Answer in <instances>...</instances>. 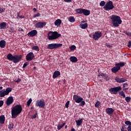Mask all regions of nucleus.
<instances>
[{
    "instance_id": "7ed1b4c3",
    "label": "nucleus",
    "mask_w": 131,
    "mask_h": 131,
    "mask_svg": "<svg viewBox=\"0 0 131 131\" xmlns=\"http://www.w3.org/2000/svg\"><path fill=\"white\" fill-rule=\"evenodd\" d=\"M21 56H18L15 55L13 56L11 53H9L7 55V58L10 61H13L14 63H16L19 62L20 60L21 59Z\"/></svg>"
},
{
    "instance_id": "a18cd8bd",
    "label": "nucleus",
    "mask_w": 131,
    "mask_h": 131,
    "mask_svg": "<svg viewBox=\"0 0 131 131\" xmlns=\"http://www.w3.org/2000/svg\"><path fill=\"white\" fill-rule=\"evenodd\" d=\"M17 16L19 18L23 19L24 18V17L22 15H20L19 13H17Z\"/></svg>"
},
{
    "instance_id": "680f3d73",
    "label": "nucleus",
    "mask_w": 131,
    "mask_h": 131,
    "mask_svg": "<svg viewBox=\"0 0 131 131\" xmlns=\"http://www.w3.org/2000/svg\"><path fill=\"white\" fill-rule=\"evenodd\" d=\"M71 131H75V129H74V128H72Z\"/></svg>"
},
{
    "instance_id": "e433bc0d",
    "label": "nucleus",
    "mask_w": 131,
    "mask_h": 131,
    "mask_svg": "<svg viewBox=\"0 0 131 131\" xmlns=\"http://www.w3.org/2000/svg\"><path fill=\"white\" fill-rule=\"evenodd\" d=\"M124 33H125L126 35H127V36L130 37L131 36V32H127L126 31H125Z\"/></svg>"
},
{
    "instance_id": "49530a36",
    "label": "nucleus",
    "mask_w": 131,
    "mask_h": 131,
    "mask_svg": "<svg viewBox=\"0 0 131 131\" xmlns=\"http://www.w3.org/2000/svg\"><path fill=\"white\" fill-rule=\"evenodd\" d=\"M20 81H21L20 78H18L17 80H14V82H15L16 83H18L20 82Z\"/></svg>"
},
{
    "instance_id": "c03bdc74",
    "label": "nucleus",
    "mask_w": 131,
    "mask_h": 131,
    "mask_svg": "<svg viewBox=\"0 0 131 131\" xmlns=\"http://www.w3.org/2000/svg\"><path fill=\"white\" fill-rule=\"evenodd\" d=\"M102 76V77H105L106 75L104 73H100L98 75V77Z\"/></svg>"
},
{
    "instance_id": "dca6fc26",
    "label": "nucleus",
    "mask_w": 131,
    "mask_h": 131,
    "mask_svg": "<svg viewBox=\"0 0 131 131\" xmlns=\"http://www.w3.org/2000/svg\"><path fill=\"white\" fill-rule=\"evenodd\" d=\"M106 112L108 115L112 116L114 112V110H113V108L108 107V108H106Z\"/></svg>"
},
{
    "instance_id": "72a5a7b5",
    "label": "nucleus",
    "mask_w": 131,
    "mask_h": 131,
    "mask_svg": "<svg viewBox=\"0 0 131 131\" xmlns=\"http://www.w3.org/2000/svg\"><path fill=\"white\" fill-rule=\"evenodd\" d=\"M13 124H9L8 125V128L11 130L13 128Z\"/></svg>"
},
{
    "instance_id": "39448f33",
    "label": "nucleus",
    "mask_w": 131,
    "mask_h": 131,
    "mask_svg": "<svg viewBox=\"0 0 131 131\" xmlns=\"http://www.w3.org/2000/svg\"><path fill=\"white\" fill-rule=\"evenodd\" d=\"M115 8L113 5V2L110 1L108 2H107L105 5L104 6V9L106 11H109L113 10Z\"/></svg>"
},
{
    "instance_id": "6e6d98bb",
    "label": "nucleus",
    "mask_w": 131,
    "mask_h": 131,
    "mask_svg": "<svg viewBox=\"0 0 131 131\" xmlns=\"http://www.w3.org/2000/svg\"><path fill=\"white\" fill-rule=\"evenodd\" d=\"M130 47H131V41H129L128 45V47L130 48Z\"/></svg>"
},
{
    "instance_id": "7c9ffc66",
    "label": "nucleus",
    "mask_w": 131,
    "mask_h": 131,
    "mask_svg": "<svg viewBox=\"0 0 131 131\" xmlns=\"http://www.w3.org/2000/svg\"><path fill=\"white\" fill-rule=\"evenodd\" d=\"M69 21L70 23H74L75 21V19L74 18V17L73 16H71L70 17V18H69Z\"/></svg>"
},
{
    "instance_id": "13d9d810",
    "label": "nucleus",
    "mask_w": 131,
    "mask_h": 131,
    "mask_svg": "<svg viewBox=\"0 0 131 131\" xmlns=\"http://www.w3.org/2000/svg\"><path fill=\"white\" fill-rule=\"evenodd\" d=\"M105 46L108 47V48H111L112 46H111L110 45L108 44V43H106Z\"/></svg>"
},
{
    "instance_id": "f8f14e48",
    "label": "nucleus",
    "mask_w": 131,
    "mask_h": 131,
    "mask_svg": "<svg viewBox=\"0 0 131 131\" xmlns=\"http://www.w3.org/2000/svg\"><path fill=\"white\" fill-rule=\"evenodd\" d=\"M46 25V22H38L35 25L36 28L41 29L43 28Z\"/></svg>"
},
{
    "instance_id": "cd10ccee",
    "label": "nucleus",
    "mask_w": 131,
    "mask_h": 131,
    "mask_svg": "<svg viewBox=\"0 0 131 131\" xmlns=\"http://www.w3.org/2000/svg\"><path fill=\"white\" fill-rule=\"evenodd\" d=\"M83 11V9H82V8H79L75 10V12H76L78 14H82Z\"/></svg>"
},
{
    "instance_id": "f257e3e1",
    "label": "nucleus",
    "mask_w": 131,
    "mask_h": 131,
    "mask_svg": "<svg viewBox=\"0 0 131 131\" xmlns=\"http://www.w3.org/2000/svg\"><path fill=\"white\" fill-rule=\"evenodd\" d=\"M22 111V107L20 104L16 105L11 108V116L12 118H16Z\"/></svg>"
},
{
    "instance_id": "20e7f679",
    "label": "nucleus",
    "mask_w": 131,
    "mask_h": 131,
    "mask_svg": "<svg viewBox=\"0 0 131 131\" xmlns=\"http://www.w3.org/2000/svg\"><path fill=\"white\" fill-rule=\"evenodd\" d=\"M61 36L60 34L58 33L57 32L54 31L49 32L48 34V38L50 40H55L58 38H59Z\"/></svg>"
},
{
    "instance_id": "a878e982",
    "label": "nucleus",
    "mask_w": 131,
    "mask_h": 131,
    "mask_svg": "<svg viewBox=\"0 0 131 131\" xmlns=\"http://www.w3.org/2000/svg\"><path fill=\"white\" fill-rule=\"evenodd\" d=\"M83 121V119H79V120H76L75 121L76 123V125L77 126H80Z\"/></svg>"
},
{
    "instance_id": "4c0bfd02",
    "label": "nucleus",
    "mask_w": 131,
    "mask_h": 131,
    "mask_svg": "<svg viewBox=\"0 0 131 131\" xmlns=\"http://www.w3.org/2000/svg\"><path fill=\"white\" fill-rule=\"evenodd\" d=\"M119 94L121 96H123L124 98L125 97V95L124 92L123 91L120 92Z\"/></svg>"
},
{
    "instance_id": "0eeeda50",
    "label": "nucleus",
    "mask_w": 131,
    "mask_h": 131,
    "mask_svg": "<svg viewBox=\"0 0 131 131\" xmlns=\"http://www.w3.org/2000/svg\"><path fill=\"white\" fill-rule=\"evenodd\" d=\"M12 91L11 88H7L5 90H2L0 91V97H4L5 96L8 95L10 92Z\"/></svg>"
},
{
    "instance_id": "0e129e2a",
    "label": "nucleus",
    "mask_w": 131,
    "mask_h": 131,
    "mask_svg": "<svg viewBox=\"0 0 131 131\" xmlns=\"http://www.w3.org/2000/svg\"><path fill=\"white\" fill-rule=\"evenodd\" d=\"M128 90V88H127L124 89V91H127Z\"/></svg>"
},
{
    "instance_id": "37998d69",
    "label": "nucleus",
    "mask_w": 131,
    "mask_h": 131,
    "mask_svg": "<svg viewBox=\"0 0 131 131\" xmlns=\"http://www.w3.org/2000/svg\"><path fill=\"white\" fill-rule=\"evenodd\" d=\"M100 104V102L97 101L95 104V107H97V108H98L99 107Z\"/></svg>"
},
{
    "instance_id": "864d4df0",
    "label": "nucleus",
    "mask_w": 131,
    "mask_h": 131,
    "mask_svg": "<svg viewBox=\"0 0 131 131\" xmlns=\"http://www.w3.org/2000/svg\"><path fill=\"white\" fill-rule=\"evenodd\" d=\"M127 130L128 131H131V125L128 126Z\"/></svg>"
},
{
    "instance_id": "6e6552de",
    "label": "nucleus",
    "mask_w": 131,
    "mask_h": 131,
    "mask_svg": "<svg viewBox=\"0 0 131 131\" xmlns=\"http://www.w3.org/2000/svg\"><path fill=\"white\" fill-rule=\"evenodd\" d=\"M122 89L121 86H116L115 88H112L110 89V92L113 94H117V93L121 91Z\"/></svg>"
},
{
    "instance_id": "412c9836",
    "label": "nucleus",
    "mask_w": 131,
    "mask_h": 131,
    "mask_svg": "<svg viewBox=\"0 0 131 131\" xmlns=\"http://www.w3.org/2000/svg\"><path fill=\"white\" fill-rule=\"evenodd\" d=\"M70 60L73 63H75L78 61L77 58L75 56H71L70 58Z\"/></svg>"
},
{
    "instance_id": "58836bf2",
    "label": "nucleus",
    "mask_w": 131,
    "mask_h": 131,
    "mask_svg": "<svg viewBox=\"0 0 131 131\" xmlns=\"http://www.w3.org/2000/svg\"><path fill=\"white\" fill-rule=\"evenodd\" d=\"M85 104V101L84 100H81V101L80 102V104H79V105L80 106H84Z\"/></svg>"
},
{
    "instance_id": "c85d7f7f",
    "label": "nucleus",
    "mask_w": 131,
    "mask_h": 131,
    "mask_svg": "<svg viewBox=\"0 0 131 131\" xmlns=\"http://www.w3.org/2000/svg\"><path fill=\"white\" fill-rule=\"evenodd\" d=\"M6 27V23L5 22H2L0 24V29H4Z\"/></svg>"
},
{
    "instance_id": "5fc2aeb1",
    "label": "nucleus",
    "mask_w": 131,
    "mask_h": 131,
    "mask_svg": "<svg viewBox=\"0 0 131 131\" xmlns=\"http://www.w3.org/2000/svg\"><path fill=\"white\" fill-rule=\"evenodd\" d=\"M121 131H127V130H125V128H124V126H122Z\"/></svg>"
},
{
    "instance_id": "aec40b11",
    "label": "nucleus",
    "mask_w": 131,
    "mask_h": 131,
    "mask_svg": "<svg viewBox=\"0 0 131 131\" xmlns=\"http://www.w3.org/2000/svg\"><path fill=\"white\" fill-rule=\"evenodd\" d=\"M61 24V20L60 19H58L55 20L54 25L55 26L59 27Z\"/></svg>"
},
{
    "instance_id": "9b49d317",
    "label": "nucleus",
    "mask_w": 131,
    "mask_h": 131,
    "mask_svg": "<svg viewBox=\"0 0 131 131\" xmlns=\"http://www.w3.org/2000/svg\"><path fill=\"white\" fill-rule=\"evenodd\" d=\"M73 99L76 103H79L83 100V98L81 97H79V96L77 95H74Z\"/></svg>"
},
{
    "instance_id": "4be33fe9",
    "label": "nucleus",
    "mask_w": 131,
    "mask_h": 131,
    "mask_svg": "<svg viewBox=\"0 0 131 131\" xmlns=\"http://www.w3.org/2000/svg\"><path fill=\"white\" fill-rule=\"evenodd\" d=\"M6 46V41L4 40L0 41V47L2 49L4 48Z\"/></svg>"
},
{
    "instance_id": "bb28decb",
    "label": "nucleus",
    "mask_w": 131,
    "mask_h": 131,
    "mask_svg": "<svg viewBox=\"0 0 131 131\" xmlns=\"http://www.w3.org/2000/svg\"><path fill=\"white\" fill-rule=\"evenodd\" d=\"M88 24L86 23L85 24H81L80 25V27L82 29H85L86 28H88Z\"/></svg>"
},
{
    "instance_id": "e2e57ef3",
    "label": "nucleus",
    "mask_w": 131,
    "mask_h": 131,
    "mask_svg": "<svg viewBox=\"0 0 131 131\" xmlns=\"http://www.w3.org/2000/svg\"><path fill=\"white\" fill-rule=\"evenodd\" d=\"M33 10H34V12H36L37 10L35 8H34Z\"/></svg>"
},
{
    "instance_id": "3c124183",
    "label": "nucleus",
    "mask_w": 131,
    "mask_h": 131,
    "mask_svg": "<svg viewBox=\"0 0 131 131\" xmlns=\"http://www.w3.org/2000/svg\"><path fill=\"white\" fill-rule=\"evenodd\" d=\"M4 104L3 100H0V107H2Z\"/></svg>"
},
{
    "instance_id": "c756f323",
    "label": "nucleus",
    "mask_w": 131,
    "mask_h": 131,
    "mask_svg": "<svg viewBox=\"0 0 131 131\" xmlns=\"http://www.w3.org/2000/svg\"><path fill=\"white\" fill-rule=\"evenodd\" d=\"M65 125V123H63V124H62V125H60V124H58V126H57V129L58 130H59L60 129H61Z\"/></svg>"
},
{
    "instance_id": "c9c22d12",
    "label": "nucleus",
    "mask_w": 131,
    "mask_h": 131,
    "mask_svg": "<svg viewBox=\"0 0 131 131\" xmlns=\"http://www.w3.org/2000/svg\"><path fill=\"white\" fill-rule=\"evenodd\" d=\"M32 100L31 98H30L28 100V101H27V105H28V106H30L31 103L32 102Z\"/></svg>"
},
{
    "instance_id": "2eb2a0df",
    "label": "nucleus",
    "mask_w": 131,
    "mask_h": 131,
    "mask_svg": "<svg viewBox=\"0 0 131 131\" xmlns=\"http://www.w3.org/2000/svg\"><path fill=\"white\" fill-rule=\"evenodd\" d=\"M37 34V31L36 30H33L28 33V36L29 37L35 36Z\"/></svg>"
},
{
    "instance_id": "1a4fd4ad",
    "label": "nucleus",
    "mask_w": 131,
    "mask_h": 131,
    "mask_svg": "<svg viewBox=\"0 0 131 131\" xmlns=\"http://www.w3.org/2000/svg\"><path fill=\"white\" fill-rule=\"evenodd\" d=\"M46 102L44 100H37L36 101V106H38L41 108H43L45 106Z\"/></svg>"
},
{
    "instance_id": "79ce46f5",
    "label": "nucleus",
    "mask_w": 131,
    "mask_h": 131,
    "mask_svg": "<svg viewBox=\"0 0 131 131\" xmlns=\"http://www.w3.org/2000/svg\"><path fill=\"white\" fill-rule=\"evenodd\" d=\"M125 124L127 125H131V122L130 121H126Z\"/></svg>"
},
{
    "instance_id": "de8ad7c7",
    "label": "nucleus",
    "mask_w": 131,
    "mask_h": 131,
    "mask_svg": "<svg viewBox=\"0 0 131 131\" xmlns=\"http://www.w3.org/2000/svg\"><path fill=\"white\" fill-rule=\"evenodd\" d=\"M69 103H70V101H68L66 103L65 106H66V108H68V107H69Z\"/></svg>"
},
{
    "instance_id": "052dcab7",
    "label": "nucleus",
    "mask_w": 131,
    "mask_h": 131,
    "mask_svg": "<svg viewBox=\"0 0 131 131\" xmlns=\"http://www.w3.org/2000/svg\"><path fill=\"white\" fill-rule=\"evenodd\" d=\"M105 80H106V81H108L110 80V78L108 76H106L105 78Z\"/></svg>"
},
{
    "instance_id": "ddd939ff",
    "label": "nucleus",
    "mask_w": 131,
    "mask_h": 131,
    "mask_svg": "<svg viewBox=\"0 0 131 131\" xmlns=\"http://www.w3.org/2000/svg\"><path fill=\"white\" fill-rule=\"evenodd\" d=\"M34 57V54L33 52L29 53L26 56V60L27 61H31Z\"/></svg>"
},
{
    "instance_id": "473e14b6",
    "label": "nucleus",
    "mask_w": 131,
    "mask_h": 131,
    "mask_svg": "<svg viewBox=\"0 0 131 131\" xmlns=\"http://www.w3.org/2000/svg\"><path fill=\"white\" fill-rule=\"evenodd\" d=\"M125 100L127 103H129L131 100V97L129 96H127L125 97Z\"/></svg>"
},
{
    "instance_id": "5701e85b",
    "label": "nucleus",
    "mask_w": 131,
    "mask_h": 131,
    "mask_svg": "<svg viewBox=\"0 0 131 131\" xmlns=\"http://www.w3.org/2000/svg\"><path fill=\"white\" fill-rule=\"evenodd\" d=\"M82 14L85 16H89L90 14V11L87 9H83Z\"/></svg>"
},
{
    "instance_id": "774afa93",
    "label": "nucleus",
    "mask_w": 131,
    "mask_h": 131,
    "mask_svg": "<svg viewBox=\"0 0 131 131\" xmlns=\"http://www.w3.org/2000/svg\"><path fill=\"white\" fill-rule=\"evenodd\" d=\"M10 32L12 33L13 31H12V30L11 29V31H10Z\"/></svg>"
},
{
    "instance_id": "69168bd1",
    "label": "nucleus",
    "mask_w": 131,
    "mask_h": 131,
    "mask_svg": "<svg viewBox=\"0 0 131 131\" xmlns=\"http://www.w3.org/2000/svg\"><path fill=\"white\" fill-rule=\"evenodd\" d=\"M36 118V115H34V116L33 117V118Z\"/></svg>"
},
{
    "instance_id": "9d476101",
    "label": "nucleus",
    "mask_w": 131,
    "mask_h": 131,
    "mask_svg": "<svg viewBox=\"0 0 131 131\" xmlns=\"http://www.w3.org/2000/svg\"><path fill=\"white\" fill-rule=\"evenodd\" d=\"M102 32L100 31H96L95 34L93 35V38L95 40L97 41L100 37H102Z\"/></svg>"
},
{
    "instance_id": "423d86ee",
    "label": "nucleus",
    "mask_w": 131,
    "mask_h": 131,
    "mask_svg": "<svg viewBox=\"0 0 131 131\" xmlns=\"http://www.w3.org/2000/svg\"><path fill=\"white\" fill-rule=\"evenodd\" d=\"M62 46V43H52L49 44L48 46V49L49 50H54L57 49L58 48H61Z\"/></svg>"
},
{
    "instance_id": "393cba45",
    "label": "nucleus",
    "mask_w": 131,
    "mask_h": 131,
    "mask_svg": "<svg viewBox=\"0 0 131 131\" xmlns=\"http://www.w3.org/2000/svg\"><path fill=\"white\" fill-rule=\"evenodd\" d=\"M125 64V62H120L119 63H116L115 66H118V67L121 68V67H124Z\"/></svg>"
},
{
    "instance_id": "4d7b16f0",
    "label": "nucleus",
    "mask_w": 131,
    "mask_h": 131,
    "mask_svg": "<svg viewBox=\"0 0 131 131\" xmlns=\"http://www.w3.org/2000/svg\"><path fill=\"white\" fill-rule=\"evenodd\" d=\"M128 86V84L127 83H123V88H125Z\"/></svg>"
},
{
    "instance_id": "bf43d9fd",
    "label": "nucleus",
    "mask_w": 131,
    "mask_h": 131,
    "mask_svg": "<svg viewBox=\"0 0 131 131\" xmlns=\"http://www.w3.org/2000/svg\"><path fill=\"white\" fill-rule=\"evenodd\" d=\"M24 32V30H23V29H22V28H19V29H18V32Z\"/></svg>"
},
{
    "instance_id": "b1692460",
    "label": "nucleus",
    "mask_w": 131,
    "mask_h": 131,
    "mask_svg": "<svg viewBox=\"0 0 131 131\" xmlns=\"http://www.w3.org/2000/svg\"><path fill=\"white\" fill-rule=\"evenodd\" d=\"M5 120V118L4 115L0 116V124H4Z\"/></svg>"
},
{
    "instance_id": "6ab92c4d",
    "label": "nucleus",
    "mask_w": 131,
    "mask_h": 131,
    "mask_svg": "<svg viewBox=\"0 0 131 131\" xmlns=\"http://www.w3.org/2000/svg\"><path fill=\"white\" fill-rule=\"evenodd\" d=\"M60 75V73L58 71H56L54 72L53 75V79H55L57 78Z\"/></svg>"
},
{
    "instance_id": "603ef678",
    "label": "nucleus",
    "mask_w": 131,
    "mask_h": 131,
    "mask_svg": "<svg viewBox=\"0 0 131 131\" xmlns=\"http://www.w3.org/2000/svg\"><path fill=\"white\" fill-rule=\"evenodd\" d=\"M72 0H64V2H66V3H71Z\"/></svg>"
},
{
    "instance_id": "f704fd0d",
    "label": "nucleus",
    "mask_w": 131,
    "mask_h": 131,
    "mask_svg": "<svg viewBox=\"0 0 131 131\" xmlns=\"http://www.w3.org/2000/svg\"><path fill=\"white\" fill-rule=\"evenodd\" d=\"M76 49V47L75 45H72L70 47V50L71 51H74Z\"/></svg>"
},
{
    "instance_id": "f3484780",
    "label": "nucleus",
    "mask_w": 131,
    "mask_h": 131,
    "mask_svg": "<svg viewBox=\"0 0 131 131\" xmlns=\"http://www.w3.org/2000/svg\"><path fill=\"white\" fill-rule=\"evenodd\" d=\"M13 99L12 96H10L6 100V103L8 106H9L13 103Z\"/></svg>"
},
{
    "instance_id": "a211bd4d",
    "label": "nucleus",
    "mask_w": 131,
    "mask_h": 131,
    "mask_svg": "<svg viewBox=\"0 0 131 131\" xmlns=\"http://www.w3.org/2000/svg\"><path fill=\"white\" fill-rule=\"evenodd\" d=\"M121 69V68L120 67H118V66H116L115 67H113L112 69V71L113 73L116 74Z\"/></svg>"
},
{
    "instance_id": "2f4dec72",
    "label": "nucleus",
    "mask_w": 131,
    "mask_h": 131,
    "mask_svg": "<svg viewBox=\"0 0 131 131\" xmlns=\"http://www.w3.org/2000/svg\"><path fill=\"white\" fill-rule=\"evenodd\" d=\"M32 49L33 50H35V51H39V47L37 46H34L32 47Z\"/></svg>"
},
{
    "instance_id": "4468645a",
    "label": "nucleus",
    "mask_w": 131,
    "mask_h": 131,
    "mask_svg": "<svg viewBox=\"0 0 131 131\" xmlns=\"http://www.w3.org/2000/svg\"><path fill=\"white\" fill-rule=\"evenodd\" d=\"M115 80L117 82L121 83L127 81V79L124 78H120L119 76L116 77Z\"/></svg>"
},
{
    "instance_id": "ea45409f",
    "label": "nucleus",
    "mask_w": 131,
    "mask_h": 131,
    "mask_svg": "<svg viewBox=\"0 0 131 131\" xmlns=\"http://www.w3.org/2000/svg\"><path fill=\"white\" fill-rule=\"evenodd\" d=\"M105 5V2L104 1H101L100 3V6L101 7H103Z\"/></svg>"
},
{
    "instance_id": "338daca9",
    "label": "nucleus",
    "mask_w": 131,
    "mask_h": 131,
    "mask_svg": "<svg viewBox=\"0 0 131 131\" xmlns=\"http://www.w3.org/2000/svg\"><path fill=\"white\" fill-rule=\"evenodd\" d=\"M3 89V86H0V91L2 90Z\"/></svg>"
},
{
    "instance_id": "f03ea898",
    "label": "nucleus",
    "mask_w": 131,
    "mask_h": 131,
    "mask_svg": "<svg viewBox=\"0 0 131 131\" xmlns=\"http://www.w3.org/2000/svg\"><path fill=\"white\" fill-rule=\"evenodd\" d=\"M111 19L112 23L115 27H118L122 24V20L120 16L116 15H113Z\"/></svg>"
},
{
    "instance_id": "a19ab883",
    "label": "nucleus",
    "mask_w": 131,
    "mask_h": 131,
    "mask_svg": "<svg viewBox=\"0 0 131 131\" xmlns=\"http://www.w3.org/2000/svg\"><path fill=\"white\" fill-rule=\"evenodd\" d=\"M29 64V62H26L24 63V64H23V69L27 67Z\"/></svg>"
},
{
    "instance_id": "09e8293b",
    "label": "nucleus",
    "mask_w": 131,
    "mask_h": 131,
    "mask_svg": "<svg viewBox=\"0 0 131 131\" xmlns=\"http://www.w3.org/2000/svg\"><path fill=\"white\" fill-rule=\"evenodd\" d=\"M5 11V9L2 7H0V13L4 12Z\"/></svg>"
},
{
    "instance_id": "8fccbe9b",
    "label": "nucleus",
    "mask_w": 131,
    "mask_h": 131,
    "mask_svg": "<svg viewBox=\"0 0 131 131\" xmlns=\"http://www.w3.org/2000/svg\"><path fill=\"white\" fill-rule=\"evenodd\" d=\"M39 16H40V14L39 13H38L37 14L34 15L33 17L35 18V17H39Z\"/></svg>"
}]
</instances>
